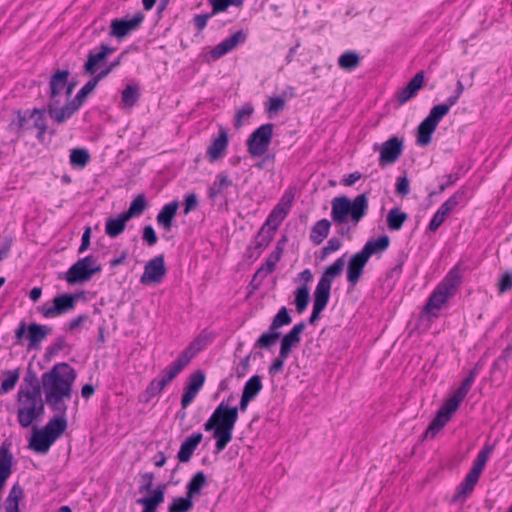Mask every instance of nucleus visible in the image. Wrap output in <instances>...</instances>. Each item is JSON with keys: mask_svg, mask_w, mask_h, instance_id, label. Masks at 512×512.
I'll use <instances>...</instances> for the list:
<instances>
[{"mask_svg": "<svg viewBox=\"0 0 512 512\" xmlns=\"http://www.w3.org/2000/svg\"><path fill=\"white\" fill-rule=\"evenodd\" d=\"M246 40V33L242 30L233 33L231 36L222 40L219 44H217L211 51V56L214 59H218L228 52L232 51L236 48L240 43H243Z\"/></svg>", "mask_w": 512, "mask_h": 512, "instance_id": "25", "label": "nucleus"}, {"mask_svg": "<svg viewBox=\"0 0 512 512\" xmlns=\"http://www.w3.org/2000/svg\"><path fill=\"white\" fill-rule=\"evenodd\" d=\"M205 373L198 370L189 376L188 383L181 399V406L185 409L195 399L205 383Z\"/></svg>", "mask_w": 512, "mask_h": 512, "instance_id": "20", "label": "nucleus"}, {"mask_svg": "<svg viewBox=\"0 0 512 512\" xmlns=\"http://www.w3.org/2000/svg\"><path fill=\"white\" fill-rule=\"evenodd\" d=\"M495 449L494 444L486 443L477 454L471 470L465 476L463 482L457 487L452 502H462L473 492L479 477L484 470L487 460Z\"/></svg>", "mask_w": 512, "mask_h": 512, "instance_id": "9", "label": "nucleus"}, {"mask_svg": "<svg viewBox=\"0 0 512 512\" xmlns=\"http://www.w3.org/2000/svg\"><path fill=\"white\" fill-rule=\"evenodd\" d=\"M58 105L59 103H55V101H49L47 105L48 114L58 124L69 119L81 107L79 103L74 100L69 101L60 109H58Z\"/></svg>", "mask_w": 512, "mask_h": 512, "instance_id": "22", "label": "nucleus"}, {"mask_svg": "<svg viewBox=\"0 0 512 512\" xmlns=\"http://www.w3.org/2000/svg\"><path fill=\"white\" fill-rule=\"evenodd\" d=\"M23 497V489L14 484L6 498L5 512H19V501Z\"/></svg>", "mask_w": 512, "mask_h": 512, "instance_id": "45", "label": "nucleus"}, {"mask_svg": "<svg viewBox=\"0 0 512 512\" xmlns=\"http://www.w3.org/2000/svg\"><path fill=\"white\" fill-rule=\"evenodd\" d=\"M68 76V70H58L55 74L52 75L49 82V101H55V103H60L58 97L61 95V93L65 90L67 86Z\"/></svg>", "mask_w": 512, "mask_h": 512, "instance_id": "31", "label": "nucleus"}, {"mask_svg": "<svg viewBox=\"0 0 512 512\" xmlns=\"http://www.w3.org/2000/svg\"><path fill=\"white\" fill-rule=\"evenodd\" d=\"M71 397L62 395H45L46 403L57 413L55 417H66L68 406L65 401H69Z\"/></svg>", "mask_w": 512, "mask_h": 512, "instance_id": "40", "label": "nucleus"}, {"mask_svg": "<svg viewBox=\"0 0 512 512\" xmlns=\"http://www.w3.org/2000/svg\"><path fill=\"white\" fill-rule=\"evenodd\" d=\"M361 59L357 52L353 50L345 51L338 58V65L346 71H352L360 65Z\"/></svg>", "mask_w": 512, "mask_h": 512, "instance_id": "44", "label": "nucleus"}, {"mask_svg": "<svg viewBox=\"0 0 512 512\" xmlns=\"http://www.w3.org/2000/svg\"><path fill=\"white\" fill-rule=\"evenodd\" d=\"M18 397V422L22 427L27 428L44 413V404L40 397V387L38 383H36L32 390H20Z\"/></svg>", "mask_w": 512, "mask_h": 512, "instance_id": "8", "label": "nucleus"}, {"mask_svg": "<svg viewBox=\"0 0 512 512\" xmlns=\"http://www.w3.org/2000/svg\"><path fill=\"white\" fill-rule=\"evenodd\" d=\"M28 122L29 114L27 113V111L25 113L17 111L15 119H13L9 124V129L18 134L23 130H32V127L28 124Z\"/></svg>", "mask_w": 512, "mask_h": 512, "instance_id": "54", "label": "nucleus"}, {"mask_svg": "<svg viewBox=\"0 0 512 512\" xmlns=\"http://www.w3.org/2000/svg\"><path fill=\"white\" fill-rule=\"evenodd\" d=\"M202 439L203 434L200 432L194 433L187 437L186 440L181 444L180 450L177 454L179 462H188Z\"/></svg>", "mask_w": 512, "mask_h": 512, "instance_id": "34", "label": "nucleus"}, {"mask_svg": "<svg viewBox=\"0 0 512 512\" xmlns=\"http://www.w3.org/2000/svg\"><path fill=\"white\" fill-rule=\"evenodd\" d=\"M389 245V236L381 235L378 238L368 240L359 252L369 261L371 256L381 254L382 252L386 251Z\"/></svg>", "mask_w": 512, "mask_h": 512, "instance_id": "32", "label": "nucleus"}, {"mask_svg": "<svg viewBox=\"0 0 512 512\" xmlns=\"http://www.w3.org/2000/svg\"><path fill=\"white\" fill-rule=\"evenodd\" d=\"M129 221L127 217L123 213H121L118 217H109L106 219L105 223V233L110 238L118 237L126 227V223Z\"/></svg>", "mask_w": 512, "mask_h": 512, "instance_id": "36", "label": "nucleus"}, {"mask_svg": "<svg viewBox=\"0 0 512 512\" xmlns=\"http://www.w3.org/2000/svg\"><path fill=\"white\" fill-rule=\"evenodd\" d=\"M477 374L478 368L475 367L462 381L460 387L453 393V395L444 402L442 407L437 412V415L426 429V438H434L435 435L448 423L452 417V414L458 409L460 403L464 400L470 391Z\"/></svg>", "mask_w": 512, "mask_h": 512, "instance_id": "2", "label": "nucleus"}, {"mask_svg": "<svg viewBox=\"0 0 512 512\" xmlns=\"http://www.w3.org/2000/svg\"><path fill=\"white\" fill-rule=\"evenodd\" d=\"M274 125L266 123L255 129L247 140L248 152L252 157L264 155L273 137Z\"/></svg>", "mask_w": 512, "mask_h": 512, "instance_id": "12", "label": "nucleus"}, {"mask_svg": "<svg viewBox=\"0 0 512 512\" xmlns=\"http://www.w3.org/2000/svg\"><path fill=\"white\" fill-rule=\"evenodd\" d=\"M114 48L102 44L100 46V51L97 53L90 52L88 55V59L84 65V71L86 74L94 75L101 63L107 58L108 55L114 52Z\"/></svg>", "mask_w": 512, "mask_h": 512, "instance_id": "30", "label": "nucleus"}, {"mask_svg": "<svg viewBox=\"0 0 512 512\" xmlns=\"http://www.w3.org/2000/svg\"><path fill=\"white\" fill-rule=\"evenodd\" d=\"M66 346L65 338L60 336L55 339V341L47 347L46 349V357L52 358L57 355L60 351H62Z\"/></svg>", "mask_w": 512, "mask_h": 512, "instance_id": "63", "label": "nucleus"}, {"mask_svg": "<svg viewBox=\"0 0 512 512\" xmlns=\"http://www.w3.org/2000/svg\"><path fill=\"white\" fill-rule=\"evenodd\" d=\"M205 484L206 475L202 471L197 472L187 484V494L189 497L193 498L195 495L200 494Z\"/></svg>", "mask_w": 512, "mask_h": 512, "instance_id": "52", "label": "nucleus"}, {"mask_svg": "<svg viewBox=\"0 0 512 512\" xmlns=\"http://www.w3.org/2000/svg\"><path fill=\"white\" fill-rule=\"evenodd\" d=\"M275 232L272 229H269L265 226H262L260 231L257 233L254 245L255 248L258 249V254H260L274 238Z\"/></svg>", "mask_w": 512, "mask_h": 512, "instance_id": "47", "label": "nucleus"}, {"mask_svg": "<svg viewBox=\"0 0 512 512\" xmlns=\"http://www.w3.org/2000/svg\"><path fill=\"white\" fill-rule=\"evenodd\" d=\"M97 86V84L95 83V81H93L92 79H90L79 91L78 93L76 94V96L74 97V101H76L77 103H79L80 106H82L83 102L85 101L87 95L92 92L95 87Z\"/></svg>", "mask_w": 512, "mask_h": 512, "instance_id": "62", "label": "nucleus"}, {"mask_svg": "<svg viewBox=\"0 0 512 512\" xmlns=\"http://www.w3.org/2000/svg\"><path fill=\"white\" fill-rule=\"evenodd\" d=\"M192 497L186 493V497H179L173 500L168 507V512H189L193 508Z\"/></svg>", "mask_w": 512, "mask_h": 512, "instance_id": "56", "label": "nucleus"}, {"mask_svg": "<svg viewBox=\"0 0 512 512\" xmlns=\"http://www.w3.org/2000/svg\"><path fill=\"white\" fill-rule=\"evenodd\" d=\"M166 273L167 269L165 267L164 256L161 254L146 263L144 272L140 277V282L142 284L160 283Z\"/></svg>", "mask_w": 512, "mask_h": 512, "instance_id": "18", "label": "nucleus"}, {"mask_svg": "<svg viewBox=\"0 0 512 512\" xmlns=\"http://www.w3.org/2000/svg\"><path fill=\"white\" fill-rule=\"evenodd\" d=\"M102 267L96 264L92 256H86L75 262L65 273L64 279L69 284H77L89 281L94 274L100 273Z\"/></svg>", "mask_w": 512, "mask_h": 512, "instance_id": "11", "label": "nucleus"}, {"mask_svg": "<svg viewBox=\"0 0 512 512\" xmlns=\"http://www.w3.org/2000/svg\"><path fill=\"white\" fill-rule=\"evenodd\" d=\"M447 115V109L444 106H434L428 116L420 123L417 129V144L427 146L431 142L432 134L436 130L439 122Z\"/></svg>", "mask_w": 512, "mask_h": 512, "instance_id": "13", "label": "nucleus"}, {"mask_svg": "<svg viewBox=\"0 0 512 512\" xmlns=\"http://www.w3.org/2000/svg\"><path fill=\"white\" fill-rule=\"evenodd\" d=\"M55 441L43 429H35L29 447L37 453L45 454Z\"/></svg>", "mask_w": 512, "mask_h": 512, "instance_id": "35", "label": "nucleus"}, {"mask_svg": "<svg viewBox=\"0 0 512 512\" xmlns=\"http://www.w3.org/2000/svg\"><path fill=\"white\" fill-rule=\"evenodd\" d=\"M166 485H158L152 495L149 497H142L136 500V503L143 506L142 512H156L157 508L165 500Z\"/></svg>", "mask_w": 512, "mask_h": 512, "instance_id": "27", "label": "nucleus"}, {"mask_svg": "<svg viewBox=\"0 0 512 512\" xmlns=\"http://www.w3.org/2000/svg\"><path fill=\"white\" fill-rule=\"evenodd\" d=\"M178 207L179 203L177 201H172L164 205L156 218L158 226L169 232L172 229L173 220L176 216Z\"/></svg>", "mask_w": 512, "mask_h": 512, "instance_id": "33", "label": "nucleus"}, {"mask_svg": "<svg viewBox=\"0 0 512 512\" xmlns=\"http://www.w3.org/2000/svg\"><path fill=\"white\" fill-rule=\"evenodd\" d=\"M232 186V181L229 179V177L224 174L220 173L217 175V180L211 185V187L208 190V196L211 199H216L219 195L223 193V191L227 188Z\"/></svg>", "mask_w": 512, "mask_h": 512, "instance_id": "46", "label": "nucleus"}, {"mask_svg": "<svg viewBox=\"0 0 512 512\" xmlns=\"http://www.w3.org/2000/svg\"><path fill=\"white\" fill-rule=\"evenodd\" d=\"M19 379V372L17 370L7 371L5 379L1 382V388L4 392L12 390Z\"/></svg>", "mask_w": 512, "mask_h": 512, "instance_id": "61", "label": "nucleus"}, {"mask_svg": "<svg viewBox=\"0 0 512 512\" xmlns=\"http://www.w3.org/2000/svg\"><path fill=\"white\" fill-rule=\"evenodd\" d=\"M290 355L286 354L284 351L279 350V353L276 358L272 361L271 365L268 368L270 375H275L277 373H280L285 365V361Z\"/></svg>", "mask_w": 512, "mask_h": 512, "instance_id": "59", "label": "nucleus"}, {"mask_svg": "<svg viewBox=\"0 0 512 512\" xmlns=\"http://www.w3.org/2000/svg\"><path fill=\"white\" fill-rule=\"evenodd\" d=\"M367 263L368 260L360 252L355 253L350 258L346 277L351 286H355L359 282Z\"/></svg>", "mask_w": 512, "mask_h": 512, "instance_id": "26", "label": "nucleus"}, {"mask_svg": "<svg viewBox=\"0 0 512 512\" xmlns=\"http://www.w3.org/2000/svg\"><path fill=\"white\" fill-rule=\"evenodd\" d=\"M465 196V190L462 188L455 192L450 198H448L437 210V212L441 213L446 218L460 203V201Z\"/></svg>", "mask_w": 512, "mask_h": 512, "instance_id": "48", "label": "nucleus"}, {"mask_svg": "<svg viewBox=\"0 0 512 512\" xmlns=\"http://www.w3.org/2000/svg\"><path fill=\"white\" fill-rule=\"evenodd\" d=\"M477 374L478 368L475 367L462 381L460 387L453 393V395L444 402L442 407L437 412V415L426 429V438H434L435 435L448 423L452 417V414L458 409L460 403L464 400L470 391Z\"/></svg>", "mask_w": 512, "mask_h": 512, "instance_id": "3", "label": "nucleus"}, {"mask_svg": "<svg viewBox=\"0 0 512 512\" xmlns=\"http://www.w3.org/2000/svg\"><path fill=\"white\" fill-rule=\"evenodd\" d=\"M344 266V256L336 259L333 264H331L324 270L314 292H317L330 298L332 282L341 275Z\"/></svg>", "mask_w": 512, "mask_h": 512, "instance_id": "16", "label": "nucleus"}, {"mask_svg": "<svg viewBox=\"0 0 512 512\" xmlns=\"http://www.w3.org/2000/svg\"><path fill=\"white\" fill-rule=\"evenodd\" d=\"M342 246V242L340 239L336 238V237H333V238H330L326 244V246H324L322 248V255H321V259H325L329 254L333 253V252H336L338 251Z\"/></svg>", "mask_w": 512, "mask_h": 512, "instance_id": "64", "label": "nucleus"}, {"mask_svg": "<svg viewBox=\"0 0 512 512\" xmlns=\"http://www.w3.org/2000/svg\"><path fill=\"white\" fill-rule=\"evenodd\" d=\"M142 12L135 13L131 18L114 19L111 21L110 35L119 39L126 37L131 32L137 30L144 21Z\"/></svg>", "mask_w": 512, "mask_h": 512, "instance_id": "17", "label": "nucleus"}, {"mask_svg": "<svg viewBox=\"0 0 512 512\" xmlns=\"http://www.w3.org/2000/svg\"><path fill=\"white\" fill-rule=\"evenodd\" d=\"M140 93L137 85H127L122 91V103L125 107H133L139 100Z\"/></svg>", "mask_w": 512, "mask_h": 512, "instance_id": "55", "label": "nucleus"}, {"mask_svg": "<svg viewBox=\"0 0 512 512\" xmlns=\"http://www.w3.org/2000/svg\"><path fill=\"white\" fill-rule=\"evenodd\" d=\"M452 295L446 290L441 289L438 285L437 288L430 295L426 305L425 311L428 313H432L435 310H440L442 305L448 300Z\"/></svg>", "mask_w": 512, "mask_h": 512, "instance_id": "37", "label": "nucleus"}, {"mask_svg": "<svg viewBox=\"0 0 512 512\" xmlns=\"http://www.w3.org/2000/svg\"><path fill=\"white\" fill-rule=\"evenodd\" d=\"M79 295L61 294L53 298L52 304L47 303L38 307V311L44 318H56L74 310Z\"/></svg>", "mask_w": 512, "mask_h": 512, "instance_id": "14", "label": "nucleus"}, {"mask_svg": "<svg viewBox=\"0 0 512 512\" xmlns=\"http://www.w3.org/2000/svg\"><path fill=\"white\" fill-rule=\"evenodd\" d=\"M253 399L241 396L238 406L230 407L222 401L214 410L210 418L204 424L205 431H213V437L216 439V451H223L232 440L233 430L238 421V412L246 411L249 403Z\"/></svg>", "mask_w": 512, "mask_h": 512, "instance_id": "1", "label": "nucleus"}, {"mask_svg": "<svg viewBox=\"0 0 512 512\" xmlns=\"http://www.w3.org/2000/svg\"><path fill=\"white\" fill-rule=\"evenodd\" d=\"M477 374L478 368L475 367L462 381L460 387L453 393V395L444 402L442 407L437 412V415L426 429V438H434L435 435L448 423L452 417V414L458 409L460 403L464 400L470 391Z\"/></svg>", "mask_w": 512, "mask_h": 512, "instance_id": "4", "label": "nucleus"}, {"mask_svg": "<svg viewBox=\"0 0 512 512\" xmlns=\"http://www.w3.org/2000/svg\"><path fill=\"white\" fill-rule=\"evenodd\" d=\"M286 241V237H283L282 239L278 240L274 250L268 255L264 264L254 274L252 283L255 282L257 279H264L275 270L277 263L280 261L282 257Z\"/></svg>", "mask_w": 512, "mask_h": 512, "instance_id": "19", "label": "nucleus"}, {"mask_svg": "<svg viewBox=\"0 0 512 512\" xmlns=\"http://www.w3.org/2000/svg\"><path fill=\"white\" fill-rule=\"evenodd\" d=\"M212 6V14L224 12L229 6L241 7L244 0H208Z\"/></svg>", "mask_w": 512, "mask_h": 512, "instance_id": "58", "label": "nucleus"}, {"mask_svg": "<svg viewBox=\"0 0 512 512\" xmlns=\"http://www.w3.org/2000/svg\"><path fill=\"white\" fill-rule=\"evenodd\" d=\"M305 328L306 323L304 321L295 324L292 329L282 337L280 350L291 355L292 351L301 343V335Z\"/></svg>", "mask_w": 512, "mask_h": 512, "instance_id": "24", "label": "nucleus"}, {"mask_svg": "<svg viewBox=\"0 0 512 512\" xmlns=\"http://www.w3.org/2000/svg\"><path fill=\"white\" fill-rule=\"evenodd\" d=\"M285 198L286 196H284L281 202L274 207L263 225L272 229L274 232H276L277 228L283 222L291 207L293 196H289L286 200Z\"/></svg>", "mask_w": 512, "mask_h": 512, "instance_id": "21", "label": "nucleus"}, {"mask_svg": "<svg viewBox=\"0 0 512 512\" xmlns=\"http://www.w3.org/2000/svg\"><path fill=\"white\" fill-rule=\"evenodd\" d=\"M407 219V213L398 207L392 208L387 214V226L391 231H399Z\"/></svg>", "mask_w": 512, "mask_h": 512, "instance_id": "43", "label": "nucleus"}, {"mask_svg": "<svg viewBox=\"0 0 512 512\" xmlns=\"http://www.w3.org/2000/svg\"><path fill=\"white\" fill-rule=\"evenodd\" d=\"M147 207V201L143 194L137 195L131 202L127 211L123 212L129 220L134 216H140Z\"/></svg>", "mask_w": 512, "mask_h": 512, "instance_id": "51", "label": "nucleus"}, {"mask_svg": "<svg viewBox=\"0 0 512 512\" xmlns=\"http://www.w3.org/2000/svg\"><path fill=\"white\" fill-rule=\"evenodd\" d=\"M66 417H53L42 428L54 441H56L67 428Z\"/></svg>", "mask_w": 512, "mask_h": 512, "instance_id": "38", "label": "nucleus"}, {"mask_svg": "<svg viewBox=\"0 0 512 512\" xmlns=\"http://www.w3.org/2000/svg\"><path fill=\"white\" fill-rule=\"evenodd\" d=\"M462 275L460 269L456 266L452 268L445 276L443 281L439 284L441 289L446 290L451 295L454 294L455 289L461 283Z\"/></svg>", "mask_w": 512, "mask_h": 512, "instance_id": "42", "label": "nucleus"}, {"mask_svg": "<svg viewBox=\"0 0 512 512\" xmlns=\"http://www.w3.org/2000/svg\"><path fill=\"white\" fill-rule=\"evenodd\" d=\"M379 149V165L384 167L386 165L394 164L402 155L404 150V140L397 136H392L381 144L380 147L374 146V150Z\"/></svg>", "mask_w": 512, "mask_h": 512, "instance_id": "15", "label": "nucleus"}, {"mask_svg": "<svg viewBox=\"0 0 512 512\" xmlns=\"http://www.w3.org/2000/svg\"><path fill=\"white\" fill-rule=\"evenodd\" d=\"M310 300V294H309V288L306 284L302 285L301 287L297 288L295 291V305L297 312L299 314L303 313Z\"/></svg>", "mask_w": 512, "mask_h": 512, "instance_id": "53", "label": "nucleus"}, {"mask_svg": "<svg viewBox=\"0 0 512 512\" xmlns=\"http://www.w3.org/2000/svg\"><path fill=\"white\" fill-rule=\"evenodd\" d=\"M254 108L250 103L244 104L240 109L237 110L234 126L240 128L243 125V119L249 118L253 114Z\"/></svg>", "mask_w": 512, "mask_h": 512, "instance_id": "60", "label": "nucleus"}, {"mask_svg": "<svg viewBox=\"0 0 512 512\" xmlns=\"http://www.w3.org/2000/svg\"><path fill=\"white\" fill-rule=\"evenodd\" d=\"M203 347L204 341L200 338L191 342L174 362L161 371L160 375L149 383L146 388L148 396L152 398L159 395Z\"/></svg>", "mask_w": 512, "mask_h": 512, "instance_id": "5", "label": "nucleus"}, {"mask_svg": "<svg viewBox=\"0 0 512 512\" xmlns=\"http://www.w3.org/2000/svg\"><path fill=\"white\" fill-rule=\"evenodd\" d=\"M76 379L75 370L67 363H57L42 375L45 395L72 397V385Z\"/></svg>", "mask_w": 512, "mask_h": 512, "instance_id": "7", "label": "nucleus"}, {"mask_svg": "<svg viewBox=\"0 0 512 512\" xmlns=\"http://www.w3.org/2000/svg\"><path fill=\"white\" fill-rule=\"evenodd\" d=\"M291 322L292 318L289 315L288 309L286 307H281L273 317L268 331L261 334V336L255 341L254 348L270 349L281 336L278 329L289 325Z\"/></svg>", "mask_w": 512, "mask_h": 512, "instance_id": "10", "label": "nucleus"}, {"mask_svg": "<svg viewBox=\"0 0 512 512\" xmlns=\"http://www.w3.org/2000/svg\"><path fill=\"white\" fill-rule=\"evenodd\" d=\"M229 139L226 129L221 127L218 136L212 140L206 151V156L210 162L221 159L228 148Z\"/></svg>", "mask_w": 512, "mask_h": 512, "instance_id": "23", "label": "nucleus"}, {"mask_svg": "<svg viewBox=\"0 0 512 512\" xmlns=\"http://www.w3.org/2000/svg\"><path fill=\"white\" fill-rule=\"evenodd\" d=\"M27 113L29 114V120H33V124L31 125L32 129L35 128L38 130L37 138L41 139L47 131L46 110L35 108L33 110H27Z\"/></svg>", "mask_w": 512, "mask_h": 512, "instance_id": "39", "label": "nucleus"}, {"mask_svg": "<svg viewBox=\"0 0 512 512\" xmlns=\"http://www.w3.org/2000/svg\"><path fill=\"white\" fill-rule=\"evenodd\" d=\"M330 227L331 223L327 219H321L317 221L311 229L310 239L312 242L317 245L321 244L323 240L328 236Z\"/></svg>", "mask_w": 512, "mask_h": 512, "instance_id": "41", "label": "nucleus"}, {"mask_svg": "<svg viewBox=\"0 0 512 512\" xmlns=\"http://www.w3.org/2000/svg\"><path fill=\"white\" fill-rule=\"evenodd\" d=\"M331 218L337 224H343L351 221L358 224L368 212V196L367 193L357 195L353 201L347 196H338L331 201Z\"/></svg>", "mask_w": 512, "mask_h": 512, "instance_id": "6", "label": "nucleus"}, {"mask_svg": "<svg viewBox=\"0 0 512 512\" xmlns=\"http://www.w3.org/2000/svg\"><path fill=\"white\" fill-rule=\"evenodd\" d=\"M424 83L423 71L418 72L405 87H403L397 94V101L400 105L405 104L413 98L420 90Z\"/></svg>", "mask_w": 512, "mask_h": 512, "instance_id": "29", "label": "nucleus"}, {"mask_svg": "<svg viewBox=\"0 0 512 512\" xmlns=\"http://www.w3.org/2000/svg\"><path fill=\"white\" fill-rule=\"evenodd\" d=\"M90 160L89 152L84 148L73 149L70 153V163L74 167L83 168Z\"/></svg>", "mask_w": 512, "mask_h": 512, "instance_id": "57", "label": "nucleus"}, {"mask_svg": "<svg viewBox=\"0 0 512 512\" xmlns=\"http://www.w3.org/2000/svg\"><path fill=\"white\" fill-rule=\"evenodd\" d=\"M313 296V310L309 318V322L311 324H314L319 319L320 313L326 308L330 299L329 297L317 292H314Z\"/></svg>", "mask_w": 512, "mask_h": 512, "instance_id": "50", "label": "nucleus"}, {"mask_svg": "<svg viewBox=\"0 0 512 512\" xmlns=\"http://www.w3.org/2000/svg\"><path fill=\"white\" fill-rule=\"evenodd\" d=\"M51 333V328L37 323L27 326L28 350L39 349L40 343Z\"/></svg>", "mask_w": 512, "mask_h": 512, "instance_id": "28", "label": "nucleus"}, {"mask_svg": "<svg viewBox=\"0 0 512 512\" xmlns=\"http://www.w3.org/2000/svg\"><path fill=\"white\" fill-rule=\"evenodd\" d=\"M263 388L262 380L259 375L252 376L244 385L242 395L255 399Z\"/></svg>", "mask_w": 512, "mask_h": 512, "instance_id": "49", "label": "nucleus"}]
</instances>
